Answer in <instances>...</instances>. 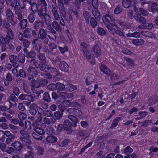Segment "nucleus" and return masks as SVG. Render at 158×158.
Instances as JSON below:
<instances>
[{
  "label": "nucleus",
  "instance_id": "f257e3e1",
  "mask_svg": "<svg viewBox=\"0 0 158 158\" xmlns=\"http://www.w3.org/2000/svg\"><path fill=\"white\" fill-rule=\"evenodd\" d=\"M80 48L82 52L83 55L86 59L92 64L95 63L94 58L92 57L90 53L89 52V48L87 44L84 42H81L80 44Z\"/></svg>",
  "mask_w": 158,
  "mask_h": 158
},
{
  "label": "nucleus",
  "instance_id": "f03ea898",
  "mask_svg": "<svg viewBox=\"0 0 158 158\" xmlns=\"http://www.w3.org/2000/svg\"><path fill=\"white\" fill-rule=\"evenodd\" d=\"M114 22L113 21L110 22H106L104 23L105 25L108 30L112 31L113 30L118 35L121 36L123 35V33L121 31L119 28L117 26L114 24Z\"/></svg>",
  "mask_w": 158,
  "mask_h": 158
},
{
  "label": "nucleus",
  "instance_id": "7ed1b4c3",
  "mask_svg": "<svg viewBox=\"0 0 158 158\" xmlns=\"http://www.w3.org/2000/svg\"><path fill=\"white\" fill-rule=\"evenodd\" d=\"M110 79L112 81L111 83L112 85H117L123 83L125 80H121L120 76L115 73L111 74Z\"/></svg>",
  "mask_w": 158,
  "mask_h": 158
},
{
  "label": "nucleus",
  "instance_id": "20e7f679",
  "mask_svg": "<svg viewBox=\"0 0 158 158\" xmlns=\"http://www.w3.org/2000/svg\"><path fill=\"white\" fill-rule=\"evenodd\" d=\"M41 8L39 9L38 14L39 17L41 19L44 18L45 14H46V6L47 4L45 2H41Z\"/></svg>",
  "mask_w": 158,
  "mask_h": 158
},
{
  "label": "nucleus",
  "instance_id": "39448f33",
  "mask_svg": "<svg viewBox=\"0 0 158 158\" xmlns=\"http://www.w3.org/2000/svg\"><path fill=\"white\" fill-rule=\"evenodd\" d=\"M92 54L96 57L99 56L101 53V51L98 45L94 46L91 49Z\"/></svg>",
  "mask_w": 158,
  "mask_h": 158
},
{
  "label": "nucleus",
  "instance_id": "423d86ee",
  "mask_svg": "<svg viewBox=\"0 0 158 158\" xmlns=\"http://www.w3.org/2000/svg\"><path fill=\"white\" fill-rule=\"evenodd\" d=\"M14 10L17 15V19L20 20L23 19V14L22 13V10L20 8V6H16L14 7Z\"/></svg>",
  "mask_w": 158,
  "mask_h": 158
},
{
  "label": "nucleus",
  "instance_id": "0eeeda50",
  "mask_svg": "<svg viewBox=\"0 0 158 158\" xmlns=\"http://www.w3.org/2000/svg\"><path fill=\"white\" fill-rule=\"evenodd\" d=\"M32 85L31 86V89L34 93L37 94L36 92L37 89L38 88L40 85V83L39 81L38 82L34 80L31 81Z\"/></svg>",
  "mask_w": 158,
  "mask_h": 158
},
{
  "label": "nucleus",
  "instance_id": "6e6552de",
  "mask_svg": "<svg viewBox=\"0 0 158 158\" xmlns=\"http://www.w3.org/2000/svg\"><path fill=\"white\" fill-rule=\"evenodd\" d=\"M56 89L57 90V93L60 97H61L62 94H65L64 92L62 91L64 90L65 88V85L62 83L58 82L56 83Z\"/></svg>",
  "mask_w": 158,
  "mask_h": 158
},
{
  "label": "nucleus",
  "instance_id": "1a4fd4ad",
  "mask_svg": "<svg viewBox=\"0 0 158 158\" xmlns=\"http://www.w3.org/2000/svg\"><path fill=\"white\" fill-rule=\"evenodd\" d=\"M28 72L29 73L28 78L29 79H31L33 77V76H36L37 74V72L36 69L32 67H30L28 69Z\"/></svg>",
  "mask_w": 158,
  "mask_h": 158
},
{
  "label": "nucleus",
  "instance_id": "9d476101",
  "mask_svg": "<svg viewBox=\"0 0 158 158\" xmlns=\"http://www.w3.org/2000/svg\"><path fill=\"white\" fill-rule=\"evenodd\" d=\"M64 93L65 94H62L61 95V97H60V99L59 101V102L61 103H62L64 102L66 98H70L73 97V93L67 94Z\"/></svg>",
  "mask_w": 158,
  "mask_h": 158
},
{
  "label": "nucleus",
  "instance_id": "9b49d317",
  "mask_svg": "<svg viewBox=\"0 0 158 158\" xmlns=\"http://www.w3.org/2000/svg\"><path fill=\"white\" fill-rule=\"evenodd\" d=\"M59 67L61 70L65 72H67L69 70V67L68 64L64 61L60 62Z\"/></svg>",
  "mask_w": 158,
  "mask_h": 158
},
{
  "label": "nucleus",
  "instance_id": "f8f14e48",
  "mask_svg": "<svg viewBox=\"0 0 158 158\" xmlns=\"http://www.w3.org/2000/svg\"><path fill=\"white\" fill-rule=\"evenodd\" d=\"M11 146L13 147L15 151H20L22 147V145L21 143L18 141H16L12 143Z\"/></svg>",
  "mask_w": 158,
  "mask_h": 158
},
{
  "label": "nucleus",
  "instance_id": "ddd939ff",
  "mask_svg": "<svg viewBox=\"0 0 158 158\" xmlns=\"http://www.w3.org/2000/svg\"><path fill=\"white\" fill-rule=\"evenodd\" d=\"M37 105L35 103H32L30 106V109L28 110L29 112L32 115H34L37 113Z\"/></svg>",
  "mask_w": 158,
  "mask_h": 158
},
{
  "label": "nucleus",
  "instance_id": "4468645a",
  "mask_svg": "<svg viewBox=\"0 0 158 158\" xmlns=\"http://www.w3.org/2000/svg\"><path fill=\"white\" fill-rule=\"evenodd\" d=\"M135 20L138 23L141 24H144L146 22V20L145 18L142 17H139L138 14L134 17Z\"/></svg>",
  "mask_w": 158,
  "mask_h": 158
},
{
  "label": "nucleus",
  "instance_id": "2eb2a0df",
  "mask_svg": "<svg viewBox=\"0 0 158 158\" xmlns=\"http://www.w3.org/2000/svg\"><path fill=\"white\" fill-rule=\"evenodd\" d=\"M46 140L47 143H52L57 141V138L55 136L50 135L47 136Z\"/></svg>",
  "mask_w": 158,
  "mask_h": 158
},
{
  "label": "nucleus",
  "instance_id": "dca6fc26",
  "mask_svg": "<svg viewBox=\"0 0 158 158\" xmlns=\"http://www.w3.org/2000/svg\"><path fill=\"white\" fill-rule=\"evenodd\" d=\"M92 13L95 18L98 20L100 18V14L98 10V8H93L92 9Z\"/></svg>",
  "mask_w": 158,
  "mask_h": 158
},
{
  "label": "nucleus",
  "instance_id": "f3484780",
  "mask_svg": "<svg viewBox=\"0 0 158 158\" xmlns=\"http://www.w3.org/2000/svg\"><path fill=\"white\" fill-rule=\"evenodd\" d=\"M63 125L64 128L66 130L70 129L72 126L71 123L68 120L64 121Z\"/></svg>",
  "mask_w": 158,
  "mask_h": 158
},
{
  "label": "nucleus",
  "instance_id": "a211bd4d",
  "mask_svg": "<svg viewBox=\"0 0 158 158\" xmlns=\"http://www.w3.org/2000/svg\"><path fill=\"white\" fill-rule=\"evenodd\" d=\"M100 69L106 74L109 75L110 73V71L107 67L104 65H102L100 67Z\"/></svg>",
  "mask_w": 158,
  "mask_h": 158
},
{
  "label": "nucleus",
  "instance_id": "6ab92c4d",
  "mask_svg": "<svg viewBox=\"0 0 158 158\" xmlns=\"http://www.w3.org/2000/svg\"><path fill=\"white\" fill-rule=\"evenodd\" d=\"M142 34L145 36L148 37V39H155L156 37V36L153 33L148 31H143Z\"/></svg>",
  "mask_w": 158,
  "mask_h": 158
},
{
  "label": "nucleus",
  "instance_id": "aec40b11",
  "mask_svg": "<svg viewBox=\"0 0 158 158\" xmlns=\"http://www.w3.org/2000/svg\"><path fill=\"white\" fill-rule=\"evenodd\" d=\"M7 18L8 20H12L14 18L13 14L9 9H7L6 11Z\"/></svg>",
  "mask_w": 158,
  "mask_h": 158
},
{
  "label": "nucleus",
  "instance_id": "412c9836",
  "mask_svg": "<svg viewBox=\"0 0 158 158\" xmlns=\"http://www.w3.org/2000/svg\"><path fill=\"white\" fill-rule=\"evenodd\" d=\"M158 102V97L154 96L149 98L148 103L151 106L155 104Z\"/></svg>",
  "mask_w": 158,
  "mask_h": 158
},
{
  "label": "nucleus",
  "instance_id": "4be33fe9",
  "mask_svg": "<svg viewBox=\"0 0 158 158\" xmlns=\"http://www.w3.org/2000/svg\"><path fill=\"white\" fill-rule=\"evenodd\" d=\"M7 33V34L5 37L6 40H13L14 39V34L11 29H8Z\"/></svg>",
  "mask_w": 158,
  "mask_h": 158
},
{
  "label": "nucleus",
  "instance_id": "5701e85b",
  "mask_svg": "<svg viewBox=\"0 0 158 158\" xmlns=\"http://www.w3.org/2000/svg\"><path fill=\"white\" fill-rule=\"evenodd\" d=\"M68 118L73 123V126L75 127L77 126L76 123L78 122V119L76 117L72 115L69 116Z\"/></svg>",
  "mask_w": 158,
  "mask_h": 158
},
{
  "label": "nucleus",
  "instance_id": "b1692460",
  "mask_svg": "<svg viewBox=\"0 0 158 158\" xmlns=\"http://www.w3.org/2000/svg\"><path fill=\"white\" fill-rule=\"evenodd\" d=\"M28 148L29 149L30 151H29L26 154L25 158H34V156L32 152L31 151L32 150V148L31 146H28Z\"/></svg>",
  "mask_w": 158,
  "mask_h": 158
},
{
  "label": "nucleus",
  "instance_id": "393cba45",
  "mask_svg": "<svg viewBox=\"0 0 158 158\" xmlns=\"http://www.w3.org/2000/svg\"><path fill=\"white\" fill-rule=\"evenodd\" d=\"M52 25L53 27L56 31H60L62 30V28L58 24V23L56 21H53L52 23Z\"/></svg>",
  "mask_w": 158,
  "mask_h": 158
},
{
  "label": "nucleus",
  "instance_id": "a878e982",
  "mask_svg": "<svg viewBox=\"0 0 158 158\" xmlns=\"http://www.w3.org/2000/svg\"><path fill=\"white\" fill-rule=\"evenodd\" d=\"M43 25V23L41 21L39 20L36 21L35 22L34 24V28L37 31L38 29L42 27Z\"/></svg>",
  "mask_w": 158,
  "mask_h": 158
},
{
  "label": "nucleus",
  "instance_id": "bb28decb",
  "mask_svg": "<svg viewBox=\"0 0 158 158\" xmlns=\"http://www.w3.org/2000/svg\"><path fill=\"white\" fill-rule=\"evenodd\" d=\"M17 98L14 96H11L8 100L10 104L15 106H16L17 104L15 102L17 101Z\"/></svg>",
  "mask_w": 158,
  "mask_h": 158
},
{
  "label": "nucleus",
  "instance_id": "cd10ccee",
  "mask_svg": "<svg viewBox=\"0 0 158 158\" xmlns=\"http://www.w3.org/2000/svg\"><path fill=\"white\" fill-rule=\"evenodd\" d=\"M6 3L8 4L9 3L11 6L14 7L16 6H20L18 3V5H17L16 0H5Z\"/></svg>",
  "mask_w": 158,
  "mask_h": 158
},
{
  "label": "nucleus",
  "instance_id": "c85d7f7f",
  "mask_svg": "<svg viewBox=\"0 0 158 158\" xmlns=\"http://www.w3.org/2000/svg\"><path fill=\"white\" fill-rule=\"evenodd\" d=\"M123 6L125 8H128L131 6V0H124L122 1Z\"/></svg>",
  "mask_w": 158,
  "mask_h": 158
},
{
  "label": "nucleus",
  "instance_id": "c756f323",
  "mask_svg": "<svg viewBox=\"0 0 158 158\" xmlns=\"http://www.w3.org/2000/svg\"><path fill=\"white\" fill-rule=\"evenodd\" d=\"M34 130L36 133L40 135H42L45 134L44 130L41 127H39L34 128Z\"/></svg>",
  "mask_w": 158,
  "mask_h": 158
},
{
  "label": "nucleus",
  "instance_id": "7c9ffc66",
  "mask_svg": "<svg viewBox=\"0 0 158 158\" xmlns=\"http://www.w3.org/2000/svg\"><path fill=\"white\" fill-rule=\"evenodd\" d=\"M121 119V117H117L113 120L112 124L110 126L111 128H113L115 127L118 124L119 121Z\"/></svg>",
  "mask_w": 158,
  "mask_h": 158
},
{
  "label": "nucleus",
  "instance_id": "2f4dec72",
  "mask_svg": "<svg viewBox=\"0 0 158 158\" xmlns=\"http://www.w3.org/2000/svg\"><path fill=\"white\" fill-rule=\"evenodd\" d=\"M63 115V113L61 111H57L54 113V116L57 120L61 119Z\"/></svg>",
  "mask_w": 158,
  "mask_h": 158
},
{
  "label": "nucleus",
  "instance_id": "473e14b6",
  "mask_svg": "<svg viewBox=\"0 0 158 158\" xmlns=\"http://www.w3.org/2000/svg\"><path fill=\"white\" fill-rule=\"evenodd\" d=\"M24 51L25 52L26 56L27 57L33 58L36 56V53L33 52H31L28 53L27 52H26L27 51L26 49H24Z\"/></svg>",
  "mask_w": 158,
  "mask_h": 158
},
{
  "label": "nucleus",
  "instance_id": "72a5a7b5",
  "mask_svg": "<svg viewBox=\"0 0 158 158\" xmlns=\"http://www.w3.org/2000/svg\"><path fill=\"white\" fill-rule=\"evenodd\" d=\"M152 13H156L158 11V5L156 3H153L152 4L151 8Z\"/></svg>",
  "mask_w": 158,
  "mask_h": 158
},
{
  "label": "nucleus",
  "instance_id": "f704fd0d",
  "mask_svg": "<svg viewBox=\"0 0 158 158\" xmlns=\"http://www.w3.org/2000/svg\"><path fill=\"white\" fill-rule=\"evenodd\" d=\"M83 15L86 22L88 23H89V18L90 19L91 18L89 13L87 11H84Z\"/></svg>",
  "mask_w": 158,
  "mask_h": 158
},
{
  "label": "nucleus",
  "instance_id": "c9c22d12",
  "mask_svg": "<svg viewBox=\"0 0 158 158\" xmlns=\"http://www.w3.org/2000/svg\"><path fill=\"white\" fill-rule=\"evenodd\" d=\"M39 32L41 40H43L46 38L47 34L45 30L43 29H40Z\"/></svg>",
  "mask_w": 158,
  "mask_h": 158
},
{
  "label": "nucleus",
  "instance_id": "e433bc0d",
  "mask_svg": "<svg viewBox=\"0 0 158 158\" xmlns=\"http://www.w3.org/2000/svg\"><path fill=\"white\" fill-rule=\"evenodd\" d=\"M40 69L42 71L47 72L48 71V67H47V65L43 63H40Z\"/></svg>",
  "mask_w": 158,
  "mask_h": 158
},
{
  "label": "nucleus",
  "instance_id": "4c0bfd02",
  "mask_svg": "<svg viewBox=\"0 0 158 158\" xmlns=\"http://www.w3.org/2000/svg\"><path fill=\"white\" fill-rule=\"evenodd\" d=\"M44 18L45 19V23L47 25L51 24V17L48 14H45Z\"/></svg>",
  "mask_w": 158,
  "mask_h": 158
},
{
  "label": "nucleus",
  "instance_id": "58836bf2",
  "mask_svg": "<svg viewBox=\"0 0 158 158\" xmlns=\"http://www.w3.org/2000/svg\"><path fill=\"white\" fill-rule=\"evenodd\" d=\"M103 18L104 23H105L106 22H108L113 21L110 16L108 14H106L103 17Z\"/></svg>",
  "mask_w": 158,
  "mask_h": 158
},
{
  "label": "nucleus",
  "instance_id": "ea45409f",
  "mask_svg": "<svg viewBox=\"0 0 158 158\" xmlns=\"http://www.w3.org/2000/svg\"><path fill=\"white\" fill-rule=\"evenodd\" d=\"M41 6L40 5L37 6L36 3H33L31 5V9L32 11L34 13L36 12L39 9L41 8Z\"/></svg>",
  "mask_w": 158,
  "mask_h": 158
},
{
  "label": "nucleus",
  "instance_id": "a19ab883",
  "mask_svg": "<svg viewBox=\"0 0 158 158\" xmlns=\"http://www.w3.org/2000/svg\"><path fill=\"white\" fill-rule=\"evenodd\" d=\"M27 24V19H22L21 20L20 23V26L21 28L23 29L25 28Z\"/></svg>",
  "mask_w": 158,
  "mask_h": 158
},
{
  "label": "nucleus",
  "instance_id": "79ce46f5",
  "mask_svg": "<svg viewBox=\"0 0 158 158\" xmlns=\"http://www.w3.org/2000/svg\"><path fill=\"white\" fill-rule=\"evenodd\" d=\"M66 90L68 91H72L76 89V88L73 85L69 84L66 85Z\"/></svg>",
  "mask_w": 158,
  "mask_h": 158
},
{
  "label": "nucleus",
  "instance_id": "37998d69",
  "mask_svg": "<svg viewBox=\"0 0 158 158\" xmlns=\"http://www.w3.org/2000/svg\"><path fill=\"white\" fill-rule=\"evenodd\" d=\"M127 36L128 37L137 38L140 37V34L139 33L136 32L131 33H129L127 34Z\"/></svg>",
  "mask_w": 158,
  "mask_h": 158
},
{
  "label": "nucleus",
  "instance_id": "c03bdc74",
  "mask_svg": "<svg viewBox=\"0 0 158 158\" xmlns=\"http://www.w3.org/2000/svg\"><path fill=\"white\" fill-rule=\"evenodd\" d=\"M91 26L93 28L96 27L97 24V22L96 20L93 17H91L89 22Z\"/></svg>",
  "mask_w": 158,
  "mask_h": 158
},
{
  "label": "nucleus",
  "instance_id": "a18cd8bd",
  "mask_svg": "<svg viewBox=\"0 0 158 158\" xmlns=\"http://www.w3.org/2000/svg\"><path fill=\"white\" fill-rule=\"evenodd\" d=\"M5 152L10 154H13L15 152V150L12 146L7 147L6 149Z\"/></svg>",
  "mask_w": 158,
  "mask_h": 158
},
{
  "label": "nucleus",
  "instance_id": "49530a36",
  "mask_svg": "<svg viewBox=\"0 0 158 158\" xmlns=\"http://www.w3.org/2000/svg\"><path fill=\"white\" fill-rule=\"evenodd\" d=\"M132 43L135 45L139 46L143 44L144 43V40H132Z\"/></svg>",
  "mask_w": 158,
  "mask_h": 158
},
{
  "label": "nucleus",
  "instance_id": "de8ad7c7",
  "mask_svg": "<svg viewBox=\"0 0 158 158\" xmlns=\"http://www.w3.org/2000/svg\"><path fill=\"white\" fill-rule=\"evenodd\" d=\"M27 138L28 137H21L20 139L23 143H26V145H27V143L29 144H31L32 143V142L29 140Z\"/></svg>",
  "mask_w": 158,
  "mask_h": 158
},
{
  "label": "nucleus",
  "instance_id": "09e8293b",
  "mask_svg": "<svg viewBox=\"0 0 158 158\" xmlns=\"http://www.w3.org/2000/svg\"><path fill=\"white\" fill-rule=\"evenodd\" d=\"M28 19L30 23H32L35 19V16L34 13H30L28 16Z\"/></svg>",
  "mask_w": 158,
  "mask_h": 158
},
{
  "label": "nucleus",
  "instance_id": "8fccbe9b",
  "mask_svg": "<svg viewBox=\"0 0 158 158\" xmlns=\"http://www.w3.org/2000/svg\"><path fill=\"white\" fill-rule=\"evenodd\" d=\"M18 117L20 120H23L26 118L27 115L24 113L21 112L19 114Z\"/></svg>",
  "mask_w": 158,
  "mask_h": 158
},
{
  "label": "nucleus",
  "instance_id": "3c124183",
  "mask_svg": "<svg viewBox=\"0 0 158 158\" xmlns=\"http://www.w3.org/2000/svg\"><path fill=\"white\" fill-rule=\"evenodd\" d=\"M32 136L35 139L41 141L42 140L43 138L40 135H37L35 132H33L32 133Z\"/></svg>",
  "mask_w": 158,
  "mask_h": 158
},
{
  "label": "nucleus",
  "instance_id": "603ef678",
  "mask_svg": "<svg viewBox=\"0 0 158 158\" xmlns=\"http://www.w3.org/2000/svg\"><path fill=\"white\" fill-rule=\"evenodd\" d=\"M139 10V13L138 14H137L138 15H142L144 16L147 15L148 13L147 11L144 9L140 8Z\"/></svg>",
  "mask_w": 158,
  "mask_h": 158
},
{
  "label": "nucleus",
  "instance_id": "864d4df0",
  "mask_svg": "<svg viewBox=\"0 0 158 158\" xmlns=\"http://www.w3.org/2000/svg\"><path fill=\"white\" fill-rule=\"evenodd\" d=\"M56 84H51L48 86V89L50 90L54 91L56 89Z\"/></svg>",
  "mask_w": 158,
  "mask_h": 158
},
{
  "label": "nucleus",
  "instance_id": "5fc2aeb1",
  "mask_svg": "<svg viewBox=\"0 0 158 158\" xmlns=\"http://www.w3.org/2000/svg\"><path fill=\"white\" fill-rule=\"evenodd\" d=\"M43 99L44 100L49 102L50 100V98L48 94L47 93H45L43 95Z\"/></svg>",
  "mask_w": 158,
  "mask_h": 158
},
{
  "label": "nucleus",
  "instance_id": "6e6d98bb",
  "mask_svg": "<svg viewBox=\"0 0 158 158\" xmlns=\"http://www.w3.org/2000/svg\"><path fill=\"white\" fill-rule=\"evenodd\" d=\"M124 61H126L128 64L130 65L131 66L134 65L133 61L129 58H125L124 59Z\"/></svg>",
  "mask_w": 158,
  "mask_h": 158
},
{
  "label": "nucleus",
  "instance_id": "4d7b16f0",
  "mask_svg": "<svg viewBox=\"0 0 158 158\" xmlns=\"http://www.w3.org/2000/svg\"><path fill=\"white\" fill-rule=\"evenodd\" d=\"M132 149L129 146L127 147L124 150V153L126 154L131 153L132 152Z\"/></svg>",
  "mask_w": 158,
  "mask_h": 158
},
{
  "label": "nucleus",
  "instance_id": "13d9d810",
  "mask_svg": "<svg viewBox=\"0 0 158 158\" xmlns=\"http://www.w3.org/2000/svg\"><path fill=\"white\" fill-rule=\"evenodd\" d=\"M5 139V137L4 134V131L0 130V141L4 142Z\"/></svg>",
  "mask_w": 158,
  "mask_h": 158
},
{
  "label": "nucleus",
  "instance_id": "bf43d9fd",
  "mask_svg": "<svg viewBox=\"0 0 158 158\" xmlns=\"http://www.w3.org/2000/svg\"><path fill=\"white\" fill-rule=\"evenodd\" d=\"M97 33L101 35H103L105 34V31L103 28L99 27L98 28Z\"/></svg>",
  "mask_w": 158,
  "mask_h": 158
},
{
  "label": "nucleus",
  "instance_id": "052dcab7",
  "mask_svg": "<svg viewBox=\"0 0 158 158\" xmlns=\"http://www.w3.org/2000/svg\"><path fill=\"white\" fill-rule=\"evenodd\" d=\"M15 138L14 136H12L10 137H8L7 138L6 140V143L7 144H10Z\"/></svg>",
  "mask_w": 158,
  "mask_h": 158
},
{
  "label": "nucleus",
  "instance_id": "680f3d73",
  "mask_svg": "<svg viewBox=\"0 0 158 158\" xmlns=\"http://www.w3.org/2000/svg\"><path fill=\"white\" fill-rule=\"evenodd\" d=\"M37 154L39 155H42L44 153V151L43 149L40 147H38L37 148Z\"/></svg>",
  "mask_w": 158,
  "mask_h": 158
},
{
  "label": "nucleus",
  "instance_id": "e2e57ef3",
  "mask_svg": "<svg viewBox=\"0 0 158 158\" xmlns=\"http://www.w3.org/2000/svg\"><path fill=\"white\" fill-rule=\"evenodd\" d=\"M58 5L59 9L60 11L65 10L63 2H58Z\"/></svg>",
  "mask_w": 158,
  "mask_h": 158
},
{
  "label": "nucleus",
  "instance_id": "0e129e2a",
  "mask_svg": "<svg viewBox=\"0 0 158 158\" xmlns=\"http://www.w3.org/2000/svg\"><path fill=\"white\" fill-rule=\"evenodd\" d=\"M20 134L22 135V137H28L29 136V135L26 131L22 130L20 131Z\"/></svg>",
  "mask_w": 158,
  "mask_h": 158
},
{
  "label": "nucleus",
  "instance_id": "69168bd1",
  "mask_svg": "<svg viewBox=\"0 0 158 158\" xmlns=\"http://www.w3.org/2000/svg\"><path fill=\"white\" fill-rule=\"evenodd\" d=\"M122 11V9L121 7L119 6H118L114 10V13L115 14H118Z\"/></svg>",
  "mask_w": 158,
  "mask_h": 158
},
{
  "label": "nucleus",
  "instance_id": "338daca9",
  "mask_svg": "<svg viewBox=\"0 0 158 158\" xmlns=\"http://www.w3.org/2000/svg\"><path fill=\"white\" fill-rule=\"evenodd\" d=\"M44 114L46 117H50L52 115V112L50 110H47L44 112Z\"/></svg>",
  "mask_w": 158,
  "mask_h": 158
},
{
  "label": "nucleus",
  "instance_id": "774afa93",
  "mask_svg": "<svg viewBox=\"0 0 158 158\" xmlns=\"http://www.w3.org/2000/svg\"><path fill=\"white\" fill-rule=\"evenodd\" d=\"M144 29H150L152 28L153 27V25L151 23H148L146 22L144 24Z\"/></svg>",
  "mask_w": 158,
  "mask_h": 158
}]
</instances>
